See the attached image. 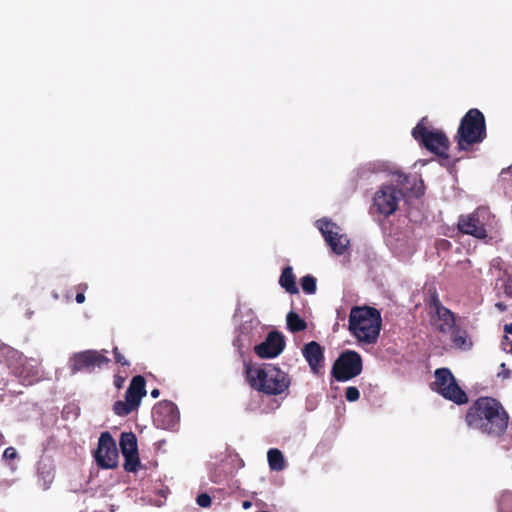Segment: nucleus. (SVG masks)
<instances>
[{
  "mask_svg": "<svg viewBox=\"0 0 512 512\" xmlns=\"http://www.w3.org/2000/svg\"><path fill=\"white\" fill-rule=\"evenodd\" d=\"M465 420L470 429L498 437L506 431L509 416L498 400L480 397L469 407Z\"/></svg>",
  "mask_w": 512,
  "mask_h": 512,
  "instance_id": "nucleus-1",
  "label": "nucleus"
},
{
  "mask_svg": "<svg viewBox=\"0 0 512 512\" xmlns=\"http://www.w3.org/2000/svg\"><path fill=\"white\" fill-rule=\"evenodd\" d=\"M391 184L382 185L373 197V207L383 216L393 214L406 195L420 197L424 193L423 182L417 176L399 171L391 174Z\"/></svg>",
  "mask_w": 512,
  "mask_h": 512,
  "instance_id": "nucleus-2",
  "label": "nucleus"
},
{
  "mask_svg": "<svg viewBox=\"0 0 512 512\" xmlns=\"http://www.w3.org/2000/svg\"><path fill=\"white\" fill-rule=\"evenodd\" d=\"M382 326L381 313L370 306H354L350 310L348 329L361 344L377 342Z\"/></svg>",
  "mask_w": 512,
  "mask_h": 512,
  "instance_id": "nucleus-3",
  "label": "nucleus"
},
{
  "mask_svg": "<svg viewBox=\"0 0 512 512\" xmlns=\"http://www.w3.org/2000/svg\"><path fill=\"white\" fill-rule=\"evenodd\" d=\"M246 375L252 388L269 395H279L290 385L287 373L272 364H247Z\"/></svg>",
  "mask_w": 512,
  "mask_h": 512,
  "instance_id": "nucleus-4",
  "label": "nucleus"
},
{
  "mask_svg": "<svg viewBox=\"0 0 512 512\" xmlns=\"http://www.w3.org/2000/svg\"><path fill=\"white\" fill-rule=\"evenodd\" d=\"M486 137V125L483 113L470 109L462 118L458 132L457 142L461 150H467L473 144L482 142Z\"/></svg>",
  "mask_w": 512,
  "mask_h": 512,
  "instance_id": "nucleus-5",
  "label": "nucleus"
},
{
  "mask_svg": "<svg viewBox=\"0 0 512 512\" xmlns=\"http://www.w3.org/2000/svg\"><path fill=\"white\" fill-rule=\"evenodd\" d=\"M6 363L12 374L25 385H31L39 379V362L34 358H27L21 352L6 347L3 349Z\"/></svg>",
  "mask_w": 512,
  "mask_h": 512,
  "instance_id": "nucleus-6",
  "label": "nucleus"
},
{
  "mask_svg": "<svg viewBox=\"0 0 512 512\" xmlns=\"http://www.w3.org/2000/svg\"><path fill=\"white\" fill-rule=\"evenodd\" d=\"M435 381L432 389L444 398L461 405L467 402L466 393L459 387L455 377L448 368H439L434 373Z\"/></svg>",
  "mask_w": 512,
  "mask_h": 512,
  "instance_id": "nucleus-7",
  "label": "nucleus"
},
{
  "mask_svg": "<svg viewBox=\"0 0 512 512\" xmlns=\"http://www.w3.org/2000/svg\"><path fill=\"white\" fill-rule=\"evenodd\" d=\"M424 120L425 119L423 118L412 130L413 137L432 153L441 157H447L449 144L448 138L440 130L428 129L425 127Z\"/></svg>",
  "mask_w": 512,
  "mask_h": 512,
  "instance_id": "nucleus-8",
  "label": "nucleus"
},
{
  "mask_svg": "<svg viewBox=\"0 0 512 512\" xmlns=\"http://www.w3.org/2000/svg\"><path fill=\"white\" fill-rule=\"evenodd\" d=\"M362 372V358L352 350L343 352L332 367L333 377L340 382L348 381Z\"/></svg>",
  "mask_w": 512,
  "mask_h": 512,
  "instance_id": "nucleus-9",
  "label": "nucleus"
},
{
  "mask_svg": "<svg viewBox=\"0 0 512 512\" xmlns=\"http://www.w3.org/2000/svg\"><path fill=\"white\" fill-rule=\"evenodd\" d=\"M315 225L331 250L337 255L344 254L349 247L350 240L347 235L343 233L342 228L326 218L317 220Z\"/></svg>",
  "mask_w": 512,
  "mask_h": 512,
  "instance_id": "nucleus-10",
  "label": "nucleus"
},
{
  "mask_svg": "<svg viewBox=\"0 0 512 512\" xmlns=\"http://www.w3.org/2000/svg\"><path fill=\"white\" fill-rule=\"evenodd\" d=\"M94 457L97 465L101 468L113 469L117 466L118 450L116 443L109 432L101 433Z\"/></svg>",
  "mask_w": 512,
  "mask_h": 512,
  "instance_id": "nucleus-11",
  "label": "nucleus"
},
{
  "mask_svg": "<svg viewBox=\"0 0 512 512\" xmlns=\"http://www.w3.org/2000/svg\"><path fill=\"white\" fill-rule=\"evenodd\" d=\"M110 362V359L102 353L95 350H87L74 354L69 359V368L74 375L77 372L87 369L93 371L95 368H101Z\"/></svg>",
  "mask_w": 512,
  "mask_h": 512,
  "instance_id": "nucleus-12",
  "label": "nucleus"
},
{
  "mask_svg": "<svg viewBox=\"0 0 512 512\" xmlns=\"http://www.w3.org/2000/svg\"><path fill=\"white\" fill-rule=\"evenodd\" d=\"M260 325L259 321L251 315L243 320L240 326L236 329L233 345L242 354L244 350H248L251 345L257 340L259 336Z\"/></svg>",
  "mask_w": 512,
  "mask_h": 512,
  "instance_id": "nucleus-13",
  "label": "nucleus"
},
{
  "mask_svg": "<svg viewBox=\"0 0 512 512\" xmlns=\"http://www.w3.org/2000/svg\"><path fill=\"white\" fill-rule=\"evenodd\" d=\"M152 417L154 423L163 429H173L180 419L177 406L170 401L158 403L153 408Z\"/></svg>",
  "mask_w": 512,
  "mask_h": 512,
  "instance_id": "nucleus-14",
  "label": "nucleus"
},
{
  "mask_svg": "<svg viewBox=\"0 0 512 512\" xmlns=\"http://www.w3.org/2000/svg\"><path fill=\"white\" fill-rule=\"evenodd\" d=\"M484 214V209H477L469 215L460 216L458 221L459 230L478 239L486 238L487 232L482 221Z\"/></svg>",
  "mask_w": 512,
  "mask_h": 512,
  "instance_id": "nucleus-15",
  "label": "nucleus"
},
{
  "mask_svg": "<svg viewBox=\"0 0 512 512\" xmlns=\"http://www.w3.org/2000/svg\"><path fill=\"white\" fill-rule=\"evenodd\" d=\"M120 448L124 457V469L128 472H135L139 465L137 439L133 433H122Z\"/></svg>",
  "mask_w": 512,
  "mask_h": 512,
  "instance_id": "nucleus-16",
  "label": "nucleus"
},
{
  "mask_svg": "<svg viewBox=\"0 0 512 512\" xmlns=\"http://www.w3.org/2000/svg\"><path fill=\"white\" fill-rule=\"evenodd\" d=\"M285 341L282 334L273 331L268 334L265 341L256 345L254 350L260 358H275L284 349Z\"/></svg>",
  "mask_w": 512,
  "mask_h": 512,
  "instance_id": "nucleus-17",
  "label": "nucleus"
},
{
  "mask_svg": "<svg viewBox=\"0 0 512 512\" xmlns=\"http://www.w3.org/2000/svg\"><path fill=\"white\" fill-rule=\"evenodd\" d=\"M433 313V322L437 329L442 333H449L455 327L454 314L444 307L437 299H433L430 304Z\"/></svg>",
  "mask_w": 512,
  "mask_h": 512,
  "instance_id": "nucleus-18",
  "label": "nucleus"
},
{
  "mask_svg": "<svg viewBox=\"0 0 512 512\" xmlns=\"http://www.w3.org/2000/svg\"><path fill=\"white\" fill-rule=\"evenodd\" d=\"M302 353L311 370L317 373L324 360L323 350L320 344L315 341H311L304 345Z\"/></svg>",
  "mask_w": 512,
  "mask_h": 512,
  "instance_id": "nucleus-19",
  "label": "nucleus"
},
{
  "mask_svg": "<svg viewBox=\"0 0 512 512\" xmlns=\"http://www.w3.org/2000/svg\"><path fill=\"white\" fill-rule=\"evenodd\" d=\"M145 394V379L142 376L137 375L133 377L130 382V385L125 393V400H127L135 408H138L141 403V399Z\"/></svg>",
  "mask_w": 512,
  "mask_h": 512,
  "instance_id": "nucleus-20",
  "label": "nucleus"
},
{
  "mask_svg": "<svg viewBox=\"0 0 512 512\" xmlns=\"http://www.w3.org/2000/svg\"><path fill=\"white\" fill-rule=\"evenodd\" d=\"M54 479V466L49 460H41L38 464V480L43 489H48Z\"/></svg>",
  "mask_w": 512,
  "mask_h": 512,
  "instance_id": "nucleus-21",
  "label": "nucleus"
},
{
  "mask_svg": "<svg viewBox=\"0 0 512 512\" xmlns=\"http://www.w3.org/2000/svg\"><path fill=\"white\" fill-rule=\"evenodd\" d=\"M451 341L455 348L468 351L472 348L473 342L467 331L454 327L451 331Z\"/></svg>",
  "mask_w": 512,
  "mask_h": 512,
  "instance_id": "nucleus-22",
  "label": "nucleus"
},
{
  "mask_svg": "<svg viewBox=\"0 0 512 512\" xmlns=\"http://www.w3.org/2000/svg\"><path fill=\"white\" fill-rule=\"evenodd\" d=\"M279 284L289 294H297L299 292L292 267L290 266L283 269L279 278Z\"/></svg>",
  "mask_w": 512,
  "mask_h": 512,
  "instance_id": "nucleus-23",
  "label": "nucleus"
},
{
  "mask_svg": "<svg viewBox=\"0 0 512 512\" xmlns=\"http://www.w3.org/2000/svg\"><path fill=\"white\" fill-rule=\"evenodd\" d=\"M268 463L271 470L282 471L285 468V460L282 452L272 448L267 453Z\"/></svg>",
  "mask_w": 512,
  "mask_h": 512,
  "instance_id": "nucleus-24",
  "label": "nucleus"
},
{
  "mask_svg": "<svg viewBox=\"0 0 512 512\" xmlns=\"http://www.w3.org/2000/svg\"><path fill=\"white\" fill-rule=\"evenodd\" d=\"M287 327L291 332H300L306 329V322L295 312L291 311L286 316Z\"/></svg>",
  "mask_w": 512,
  "mask_h": 512,
  "instance_id": "nucleus-25",
  "label": "nucleus"
},
{
  "mask_svg": "<svg viewBox=\"0 0 512 512\" xmlns=\"http://www.w3.org/2000/svg\"><path fill=\"white\" fill-rule=\"evenodd\" d=\"M499 512H512V492H504L498 500Z\"/></svg>",
  "mask_w": 512,
  "mask_h": 512,
  "instance_id": "nucleus-26",
  "label": "nucleus"
},
{
  "mask_svg": "<svg viewBox=\"0 0 512 512\" xmlns=\"http://www.w3.org/2000/svg\"><path fill=\"white\" fill-rule=\"evenodd\" d=\"M134 409H136L134 406H132L127 400L125 401H117L114 404V412L118 416H126L130 414Z\"/></svg>",
  "mask_w": 512,
  "mask_h": 512,
  "instance_id": "nucleus-27",
  "label": "nucleus"
},
{
  "mask_svg": "<svg viewBox=\"0 0 512 512\" xmlns=\"http://www.w3.org/2000/svg\"><path fill=\"white\" fill-rule=\"evenodd\" d=\"M302 290L307 294H313L316 291V279L311 275H306L301 279Z\"/></svg>",
  "mask_w": 512,
  "mask_h": 512,
  "instance_id": "nucleus-28",
  "label": "nucleus"
},
{
  "mask_svg": "<svg viewBox=\"0 0 512 512\" xmlns=\"http://www.w3.org/2000/svg\"><path fill=\"white\" fill-rule=\"evenodd\" d=\"M345 397L349 402H355L359 399L360 392H359L358 388H356L354 386H349L346 388Z\"/></svg>",
  "mask_w": 512,
  "mask_h": 512,
  "instance_id": "nucleus-29",
  "label": "nucleus"
},
{
  "mask_svg": "<svg viewBox=\"0 0 512 512\" xmlns=\"http://www.w3.org/2000/svg\"><path fill=\"white\" fill-rule=\"evenodd\" d=\"M501 347L504 352L512 354V336L504 335L501 341Z\"/></svg>",
  "mask_w": 512,
  "mask_h": 512,
  "instance_id": "nucleus-30",
  "label": "nucleus"
},
{
  "mask_svg": "<svg viewBox=\"0 0 512 512\" xmlns=\"http://www.w3.org/2000/svg\"><path fill=\"white\" fill-rule=\"evenodd\" d=\"M196 501L197 504L203 508L209 507L211 505V497L206 493L200 494Z\"/></svg>",
  "mask_w": 512,
  "mask_h": 512,
  "instance_id": "nucleus-31",
  "label": "nucleus"
},
{
  "mask_svg": "<svg viewBox=\"0 0 512 512\" xmlns=\"http://www.w3.org/2000/svg\"><path fill=\"white\" fill-rule=\"evenodd\" d=\"M18 456L17 451L14 447H8L4 450L3 458L5 460H13Z\"/></svg>",
  "mask_w": 512,
  "mask_h": 512,
  "instance_id": "nucleus-32",
  "label": "nucleus"
},
{
  "mask_svg": "<svg viewBox=\"0 0 512 512\" xmlns=\"http://www.w3.org/2000/svg\"><path fill=\"white\" fill-rule=\"evenodd\" d=\"M113 352H114V356H115V360L116 362L120 363L121 365L123 366H128L129 365V362L125 359V357L118 351V348L115 347L113 349Z\"/></svg>",
  "mask_w": 512,
  "mask_h": 512,
  "instance_id": "nucleus-33",
  "label": "nucleus"
},
{
  "mask_svg": "<svg viewBox=\"0 0 512 512\" xmlns=\"http://www.w3.org/2000/svg\"><path fill=\"white\" fill-rule=\"evenodd\" d=\"M504 293L512 297V275H509L505 284H504Z\"/></svg>",
  "mask_w": 512,
  "mask_h": 512,
  "instance_id": "nucleus-34",
  "label": "nucleus"
},
{
  "mask_svg": "<svg viewBox=\"0 0 512 512\" xmlns=\"http://www.w3.org/2000/svg\"><path fill=\"white\" fill-rule=\"evenodd\" d=\"M501 371L498 373V377H501L503 379H507L510 377V370L507 369L505 363H501L500 365Z\"/></svg>",
  "mask_w": 512,
  "mask_h": 512,
  "instance_id": "nucleus-35",
  "label": "nucleus"
},
{
  "mask_svg": "<svg viewBox=\"0 0 512 512\" xmlns=\"http://www.w3.org/2000/svg\"><path fill=\"white\" fill-rule=\"evenodd\" d=\"M125 382V378L124 377H121V376H115V379H114V384L115 386L120 389L123 384Z\"/></svg>",
  "mask_w": 512,
  "mask_h": 512,
  "instance_id": "nucleus-36",
  "label": "nucleus"
},
{
  "mask_svg": "<svg viewBox=\"0 0 512 512\" xmlns=\"http://www.w3.org/2000/svg\"><path fill=\"white\" fill-rule=\"evenodd\" d=\"M504 332H505V335L512 336V322L510 324H506L504 326Z\"/></svg>",
  "mask_w": 512,
  "mask_h": 512,
  "instance_id": "nucleus-37",
  "label": "nucleus"
},
{
  "mask_svg": "<svg viewBox=\"0 0 512 512\" xmlns=\"http://www.w3.org/2000/svg\"><path fill=\"white\" fill-rule=\"evenodd\" d=\"M77 303L81 304L85 301V296L83 293H78L75 297Z\"/></svg>",
  "mask_w": 512,
  "mask_h": 512,
  "instance_id": "nucleus-38",
  "label": "nucleus"
},
{
  "mask_svg": "<svg viewBox=\"0 0 512 512\" xmlns=\"http://www.w3.org/2000/svg\"><path fill=\"white\" fill-rule=\"evenodd\" d=\"M500 311H504L506 309L505 305L501 302L496 303L495 305Z\"/></svg>",
  "mask_w": 512,
  "mask_h": 512,
  "instance_id": "nucleus-39",
  "label": "nucleus"
},
{
  "mask_svg": "<svg viewBox=\"0 0 512 512\" xmlns=\"http://www.w3.org/2000/svg\"><path fill=\"white\" fill-rule=\"evenodd\" d=\"M159 394H160V392H159V390H158V389H153V390L151 391V396H152L153 398H157V397L159 396Z\"/></svg>",
  "mask_w": 512,
  "mask_h": 512,
  "instance_id": "nucleus-40",
  "label": "nucleus"
},
{
  "mask_svg": "<svg viewBox=\"0 0 512 512\" xmlns=\"http://www.w3.org/2000/svg\"><path fill=\"white\" fill-rule=\"evenodd\" d=\"M251 506V503L249 501L243 502V508L247 509Z\"/></svg>",
  "mask_w": 512,
  "mask_h": 512,
  "instance_id": "nucleus-41",
  "label": "nucleus"
},
{
  "mask_svg": "<svg viewBox=\"0 0 512 512\" xmlns=\"http://www.w3.org/2000/svg\"><path fill=\"white\" fill-rule=\"evenodd\" d=\"M4 436L0 433V447L4 444Z\"/></svg>",
  "mask_w": 512,
  "mask_h": 512,
  "instance_id": "nucleus-42",
  "label": "nucleus"
}]
</instances>
